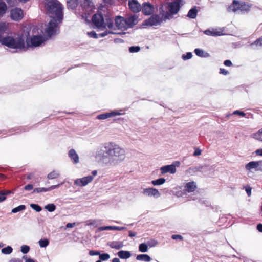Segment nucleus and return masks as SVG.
I'll list each match as a JSON object with an SVG mask.
<instances>
[{
	"mask_svg": "<svg viewBox=\"0 0 262 262\" xmlns=\"http://www.w3.org/2000/svg\"><path fill=\"white\" fill-rule=\"evenodd\" d=\"M180 165L179 162H176V164H171L163 166L160 168L161 173L164 174L166 173H169L170 174H174L177 172L176 166H179Z\"/></svg>",
	"mask_w": 262,
	"mask_h": 262,
	"instance_id": "nucleus-9",
	"label": "nucleus"
},
{
	"mask_svg": "<svg viewBox=\"0 0 262 262\" xmlns=\"http://www.w3.org/2000/svg\"><path fill=\"white\" fill-rule=\"evenodd\" d=\"M13 251L12 248L10 246H7L6 247L3 248L1 250V252L4 254H10Z\"/></svg>",
	"mask_w": 262,
	"mask_h": 262,
	"instance_id": "nucleus-32",
	"label": "nucleus"
},
{
	"mask_svg": "<svg viewBox=\"0 0 262 262\" xmlns=\"http://www.w3.org/2000/svg\"><path fill=\"white\" fill-rule=\"evenodd\" d=\"M192 56V54L191 52H188L186 55L182 56V58L184 60L190 59Z\"/></svg>",
	"mask_w": 262,
	"mask_h": 262,
	"instance_id": "nucleus-48",
	"label": "nucleus"
},
{
	"mask_svg": "<svg viewBox=\"0 0 262 262\" xmlns=\"http://www.w3.org/2000/svg\"><path fill=\"white\" fill-rule=\"evenodd\" d=\"M26 208V206L24 205H19V206L17 207H15L14 208H13L12 210V213H17L18 212H19V211H23L24 210H25Z\"/></svg>",
	"mask_w": 262,
	"mask_h": 262,
	"instance_id": "nucleus-36",
	"label": "nucleus"
},
{
	"mask_svg": "<svg viewBox=\"0 0 262 262\" xmlns=\"http://www.w3.org/2000/svg\"><path fill=\"white\" fill-rule=\"evenodd\" d=\"M251 137L255 140L262 142V129L253 134Z\"/></svg>",
	"mask_w": 262,
	"mask_h": 262,
	"instance_id": "nucleus-29",
	"label": "nucleus"
},
{
	"mask_svg": "<svg viewBox=\"0 0 262 262\" xmlns=\"http://www.w3.org/2000/svg\"><path fill=\"white\" fill-rule=\"evenodd\" d=\"M47 38L42 35H33L26 39L27 45L30 47H36L43 43Z\"/></svg>",
	"mask_w": 262,
	"mask_h": 262,
	"instance_id": "nucleus-5",
	"label": "nucleus"
},
{
	"mask_svg": "<svg viewBox=\"0 0 262 262\" xmlns=\"http://www.w3.org/2000/svg\"><path fill=\"white\" fill-rule=\"evenodd\" d=\"M92 21L99 31H103V32L99 34V36L101 37H103L112 34H125V32L117 33L113 31L115 30L114 20L110 17L106 16L105 18H104L101 14H96L93 16Z\"/></svg>",
	"mask_w": 262,
	"mask_h": 262,
	"instance_id": "nucleus-3",
	"label": "nucleus"
},
{
	"mask_svg": "<svg viewBox=\"0 0 262 262\" xmlns=\"http://www.w3.org/2000/svg\"><path fill=\"white\" fill-rule=\"evenodd\" d=\"M171 238L174 240H176V239L182 240L183 238V237L181 235H179V234L172 235L171 236Z\"/></svg>",
	"mask_w": 262,
	"mask_h": 262,
	"instance_id": "nucleus-49",
	"label": "nucleus"
},
{
	"mask_svg": "<svg viewBox=\"0 0 262 262\" xmlns=\"http://www.w3.org/2000/svg\"><path fill=\"white\" fill-rule=\"evenodd\" d=\"M198 13V9L196 7H194L192 9H191L188 14L187 16L190 18L194 19L197 16Z\"/></svg>",
	"mask_w": 262,
	"mask_h": 262,
	"instance_id": "nucleus-27",
	"label": "nucleus"
},
{
	"mask_svg": "<svg viewBox=\"0 0 262 262\" xmlns=\"http://www.w3.org/2000/svg\"><path fill=\"white\" fill-rule=\"evenodd\" d=\"M113 229V226H102L99 227L97 230L96 232H100L104 230H112Z\"/></svg>",
	"mask_w": 262,
	"mask_h": 262,
	"instance_id": "nucleus-37",
	"label": "nucleus"
},
{
	"mask_svg": "<svg viewBox=\"0 0 262 262\" xmlns=\"http://www.w3.org/2000/svg\"><path fill=\"white\" fill-rule=\"evenodd\" d=\"M224 65L227 67H230L232 66V62L229 60H226L224 61Z\"/></svg>",
	"mask_w": 262,
	"mask_h": 262,
	"instance_id": "nucleus-59",
	"label": "nucleus"
},
{
	"mask_svg": "<svg viewBox=\"0 0 262 262\" xmlns=\"http://www.w3.org/2000/svg\"><path fill=\"white\" fill-rule=\"evenodd\" d=\"M177 1L178 2H170L168 4V10L172 14H177L180 10V6L179 3L182 2V0Z\"/></svg>",
	"mask_w": 262,
	"mask_h": 262,
	"instance_id": "nucleus-14",
	"label": "nucleus"
},
{
	"mask_svg": "<svg viewBox=\"0 0 262 262\" xmlns=\"http://www.w3.org/2000/svg\"><path fill=\"white\" fill-rule=\"evenodd\" d=\"M6 1L9 5H14L15 2V0H6Z\"/></svg>",
	"mask_w": 262,
	"mask_h": 262,
	"instance_id": "nucleus-62",
	"label": "nucleus"
},
{
	"mask_svg": "<svg viewBox=\"0 0 262 262\" xmlns=\"http://www.w3.org/2000/svg\"><path fill=\"white\" fill-rule=\"evenodd\" d=\"M251 190L252 188L250 186H247L246 187L245 190L249 196L251 195Z\"/></svg>",
	"mask_w": 262,
	"mask_h": 262,
	"instance_id": "nucleus-53",
	"label": "nucleus"
},
{
	"mask_svg": "<svg viewBox=\"0 0 262 262\" xmlns=\"http://www.w3.org/2000/svg\"><path fill=\"white\" fill-rule=\"evenodd\" d=\"M223 31L219 29H208L204 31V33L205 34L209 36H221L223 35Z\"/></svg>",
	"mask_w": 262,
	"mask_h": 262,
	"instance_id": "nucleus-21",
	"label": "nucleus"
},
{
	"mask_svg": "<svg viewBox=\"0 0 262 262\" xmlns=\"http://www.w3.org/2000/svg\"><path fill=\"white\" fill-rule=\"evenodd\" d=\"M94 179V177L92 176H88L81 178H78L74 180V184L75 185L79 187H84L91 183Z\"/></svg>",
	"mask_w": 262,
	"mask_h": 262,
	"instance_id": "nucleus-8",
	"label": "nucleus"
},
{
	"mask_svg": "<svg viewBox=\"0 0 262 262\" xmlns=\"http://www.w3.org/2000/svg\"><path fill=\"white\" fill-rule=\"evenodd\" d=\"M59 186V184L56 185H52L49 188H47L48 191H51L54 189L57 188Z\"/></svg>",
	"mask_w": 262,
	"mask_h": 262,
	"instance_id": "nucleus-60",
	"label": "nucleus"
},
{
	"mask_svg": "<svg viewBox=\"0 0 262 262\" xmlns=\"http://www.w3.org/2000/svg\"><path fill=\"white\" fill-rule=\"evenodd\" d=\"M7 6L5 2H0V17L5 14Z\"/></svg>",
	"mask_w": 262,
	"mask_h": 262,
	"instance_id": "nucleus-28",
	"label": "nucleus"
},
{
	"mask_svg": "<svg viewBox=\"0 0 262 262\" xmlns=\"http://www.w3.org/2000/svg\"><path fill=\"white\" fill-rule=\"evenodd\" d=\"M255 45L256 46H262V38L256 40L251 45V46Z\"/></svg>",
	"mask_w": 262,
	"mask_h": 262,
	"instance_id": "nucleus-46",
	"label": "nucleus"
},
{
	"mask_svg": "<svg viewBox=\"0 0 262 262\" xmlns=\"http://www.w3.org/2000/svg\"><path fill=\"white\" fill-rule=\"evenodd\" d=\"M136 259L139 261L149 262L151 259L147 254H140L137 256Z\"/></svg>",
	"mask_w": 262,
	"mask_h": 262,
	"instance_id": "nucleus-26",
	"label": "nucleus"
},
{
	"mask_svg": "<svg viewBox=\"0 0 262 262\" xmlns=\"http://www.w3.org/2000/svg\"><path fill=\"white\" fill-rule=\"evenodd\" d=\"M102 149H98L95 158L105 165H115L123 162L126 157L125 150L114 142L103 144Z\"/></svg>",
	"mask_w": 262,
	"mask_h": 262,
	"instance_id": "nucleus-1",
	"label": "nucleus"
},
{
	"mask_svg": "<svg viewBox=\"0 0 262 262\" xmlns=\"http://www.w3.org/2000/svg\"><path fill=\"white\" fill-rule=\"evenodd\" d=\"M30 250V247L27 245H23L21 247V252L24 254L27 253Z\"/></svg>",
	"mask_w": 262,
	"mask_h": 262,
	"instance_id": "nucleus-43",
	"label": "nucleus"
},
{
	"mask_svg": "<svg viewBox=\"0 0 262 262\" xmlns=\"http://www.w3.org/2000/svg\"><path fill=\"white\" fill-rule=\"evenodd\" d=\"M60 175L58 171L54 170L48 174L47 178L49 179H54L58 177Z\"/></svg>",
	"mask_w": 262,
	"mask_h": 262,
	"instance_id": "nucleus-31",
	"label": "nucleus"
},
{
	"mask_svg": "<svg viewBox=\"0 0 262 262\" xmlns=\"http://www.w3.org/2000/svg\"><path fill=\"white\" fill-rule=\"evenodd\" d=\"M38 243L40 247L45 248L49 244V241L47 239H40Z\"/></svg>",
	"mask_w": 262,
	"mask_h": 262,
	"instance_id": "nucleus-34",
	"label": "nucleus"
},
{
	"mask_svg": "<svg viewBox=\"0 0 262 262\" xmlns=\"http://www.w3.org/2000/svg\"><path fill=\"white\" fill-rule=\"evenodd\" d=\"M194 53L197 56L201 57L207 58L210 56L209 53L204 52L203 50L200 49H195L194 50Z\"/></svg>",
	"mask_w": 262,
	"mask_h": 262,
	"instance_id": "nucleus-25",
	"label": "nucleus"
},
{
	"mask_svg": "<svg viewBox=\"0 0 262 262\" xmlns=\"http://www.w3.org/2000/svg\"><path fill=\"white\" fill-rule=\"evenodd\" d=\"M108 245L113 249H120L123 247L124 244L122 241H113L110 242Z\"/></svg>",
	"mask_w": 262,
	"mask_h": 262,
	"instance_id": "nucleus-23",
	"label": "nucleus"
},
{
	"mask_svg": "<svg viewBox=\"0 0 262 262\" xmlns=\"http://www.w3.org/2000/svg\"><path fill=\"white\" fill-rule=\"evenodd\" d=\"M139 250L141 252H146L148 251V246L145 243H142L139 245Z\"/></svg>",
	"mask_w": 262,
	"mask_h": 262,
	"instance_id": "nucleus-35",
	"label": "nucleus"
},
{
	"mask_svg": "<svg viewBox=\"0 0 262 262\" xmlns=\"http://www.w3.org/2000/svg\"><path fill=\"white\" fill-rule=\"evenodd\" d=\"M89 254L91 256H94V255H99L100 254V253L99 251H93V250H91L89 252Z\"/></svg>",
	"mask_w": 262,
	"mask_h": 262,
	"instance_id": "nucleus-52",
	"label": "nucleus"
},
{
	"mask_svg": "<svg viewBox=\"0 0 262 262\" xmlns=\"http://www.w3.org/2000/svg\"><path fill=\"white\" fill-rule=\"evenodd\" d=\"M250 6L248 4L241 3L240 13H243L249 10Z\"/></svg>",
	"mask_w": 262,
	"mask_h": 262,
	"instance_id": "nucleus-33",
	"label": "nucleus"
},
{
	"mask_svg": "<svg viewBox=\"0 0 262 262\" xmlns=\"http://www.w3.org/2000/svg\"><path fill=\"white\" fill-rule=\"evenodd\" d=\"M115 25H114V26L115 27V30H113L114 32H115L117 28L118 29H122L123 30H126L127 29L125 18L118 16L116 17L115 19Z\"/></svg>",
	"mask_w": 262,
	"mask_h": 262,
	"instance_id": "nucleus-11",
	"label": "nucleus"
},
{
	"mask_svg": "<svg viewBox=\"0 0 262 262\" xmlns=\"http://www.w3.org/2000/svg\"><path fill=\"white\" fill-rule=\"evenodd\" d=\"M166 181L164 178H159L158 179L152 180L151 183L154 186H159L163 184Z\"/></svg>",
	"mask_w": 262,
	"mask_h": 262,
	"instance_id": "nucleus-30",
	"label": "nucleus"
},
{
	"mask_svg": "<svg viewBox=\"0 0 262 262\" xmlns=\"http://www.w3.org/2000/svg\"><path fill=\"white\" fill-rule=\"evenodd\" d=\"M118 256L121 259H127L131 256L129 251L121 250L118 252Z\"/></svg>",
	"mask_w": 262,
	"mask_h": 262,
	"instance_id": "nucleus-24",
	"label": "nucleus"
},
{
	"mask_svg": "<svg viewBox=\"0 0 262 262\" xmlns=\"http://www.w3.org/2000/svg\"><path fill=\"white\" fill-rule=\"evenodd\" d=\"M45 208L49 212H53L56 209V206L54 204H49L45 206Z\"/></svg>",
	"mask_w": 262,
	"mask_h": 262,
	"instance_id": "nucleus-38",
	"label": "nucleus"
},
{
	"mask_svg": "<svg viewBox=\"0 0 262 262\" xmlns=\"http://www.w3.org/2000/svg\"><path fill=\"white\" fill-rule=\"evenodd\" d=\"M126 228L124 227H118V226H113L112 230H123L125 229Z\"/></svg>",
	"mask_w": 262,
	"mask_h": 262,
	"instance_id": "nucleus-51",
	"label": "nucleus"
},
{
	"mask_svg": "<svg viewBox=\"0 0 262 262\" xmlns=\"http://www.w3.org/2000/svg\"><path fill=\"white\" fill-rule=\"evenodd\" d=\"M75 223H68L66 225L67 228H73L75 226Z\"/></svg>",
	"mask_w": 262,
	"mask_h": 262,
	"instance_id": "nucleus-61",
	"label": "nucleus"
},
{
	"mask_svg": "<svg viewBox=\"0 0 262 262\" xmlns=\"http://www.w3.org/2000/svg\"><path fill=\"white\" fill-rule=\"evenodd\" d=\"M140 47L139 46H132L129 48V51L130 53L138 52L140 51Z\"/></svg>",
	"mask_w": 262,
	"mask_h": 262,
	"instance_id": "nucleus-44",
	"label": "nucleus"
},
{
	"mask_svg": "<svg viewBox=\"0 0 262 262\" xmlns=\"http://www.w3.org/2000/svg\"><path fill=\"white\" fill-rule=\"evenodd\" d=\"M10 16L12 20L19 21L24 17V12L21 8L16 7L10 10Z\"/></svg>",
	"mask_w": 262,
	"mask_h": 262,
	"instance_id": "nucleus-7",
	"label": "nucleus"
},
{
	"mask_svg": "<svg viewBox=\"0 0 262 262\" xmlns=\"http://www.w3.org/2000/svg\"><path fill=\"white\" fill-rule=\"evenodd\" d=\"M162 18L159 15H154L149 19L145 20L142 24V26H157L162 21Z\"/></svg>",
	"mask_w": 262,
	"mask_h": 262,
	"instance_id": "nucleus-10",
	"label": "nucleus"
},
{
	"mask_svg": "<svg viewBox=\"0 0 262 262\" xmlns=\"http://www.w3.org/2000/svg\"><path fill=\"white\" fill-rule=\"evenodd\" d=\"M82 12H81V17L85 20L86 23H89L90 20L88 18L87 15H89L90 13L93 10L94 7L91 0H84L81 4Z\"/></svg>",
	"mask_w": 262,
	"mask_h": 262,
	"instance_id": "nucleus-6",
	"label": "nucleus"
},
{
	"mask_svg": "<svg viewBox=\"0 0 262 262\" xmlns=\"http://www.w3.org/2000/svg\"><path fill=\"white\" fill-rule=\"evenodd\" d=\"M68 156L73 164H76L79 162V157L75 149H71L68 151Z\"/></svg>",
	"mask_w": 262,
	"mask_h": 262,
	"instance_id": "nucleus-19",
	"label": "nucleus"
},
{
	"mask_svg": "<svg viewBox=\"0 0 262 262\" xmlns=\"http://www.w3.org/2000/svg\"><path fill=\"white\" fill-rule=\"evenodd\" d=\"M197 188L196 184L195 182H189L186 184L185 186L184 191L187 192H192L194 191Z\"/></svg>",
	"mask_w": 262,
	"mask_h": 262,
	"instance_id": "nucleus-22",
	"label": "nucleus"
},
{
	"mask_svg": "<svg viewBox=\"0 0 262 262\" xmlns=\"http://www.w3.org/2000/svg\"><path fill=\"white\" fill-rule=\"evenodd\" d=\"M30 207L37 212H40L42 210L41 207L37 204H32L30 205Z\"/></svg>",
	"mask_w": 262,
	"mask_h": 262,
	"instance_id": "nucleus-41",
	"label": "nucleus"
},
{
	"mask_svg": "<svg viewBox=\"0 0 262 262\" xmlns=\"http://www.w3.org/2000/svg\"><path fill=\"white\" fill-rule=\"evenodd\" d=\"M241 3L237 1L234 0L232 4L229 7L228 11L236 13H240Z\"/></svg>",
	"mask_w": 262,
	"mask_h": 262,
	"instance_id": "nucleus-20",
	"label": "nucleus"
},
{
	"mask_svg": "<svg viewBox=\"0 0 262 262\" xmlns=\"http://www.w3.org/2000/svg\"><path fill=\"white\" fill-rule=\"evenodd\" d=\"M67 3L69 6L74 8L77 5V0H67Z\"/></svg>",
	"mask_w": 262,
	"mask_h": 262,
	"instance_id": "nucleus-42",
	"label": "nucleus"
},
{
	"mask_svg": "<svg viewBox=\"0 0 262 262\" xmlns=\"http://www.w3.org/2000/svg\"><path fill=\"white\" fill-rule=\"evenodd\" d=\"M99 258L101 260H108L110 258V256L108 254L104 253L102 254H99Z\"/></svg>",
	"mask_w": 262,
	"mask_h": 262,
	"instance_id": "nucleus-40",
	"label": "nucleus"
},
{
	"mask_svg": "<svg viewBox=\"0 0 262 262\" xmlns=\"http://www.w3.org/2000/svg\"><path fill=\"white\" fill-rule=\"evenodd\" d=\"M142 193L145 196H152L155 199L158 198L161 195V194L159 190L152 187L144 188L142 190Z\"/></svg>",
	"mask_w": 262,
	"mask_h": 262,
	"instance_id": "nucleus-12",
	"label": "nucleus"
},
{
	"mask_svg": "<svg viewBox=\"0 0 262 262\" xmlns=\"http://www.w3.org/2000/svg\"><path fill=\"white\" fill-rule=\"evenodd\" d=\"M201 154V150L199 149H196L193 153V156H197Z\"/></svg>",
	"mask_w": 262,
	"mask_h": 262,
	"instance_id": "nucleus-57",
	"label": "nucleus"
},
{
	"mask_svg": "<svg viewBox=\"0 0 262 262\" xmlns=\"http://www.w3.org/2000/svg\"><path fill=\"white\" fill-rule=\"evenodd\" d=\"M260 164V161H251L245 165V169L248 171H252V170L258 171Z\"/></svg>",
	"mask_w": 262,
	"mask_h": 262,
	"instance_id": "nucleus-16",
	"label": "nucleus"
},
{
	"mask_svg": "<svg viewBox=\"0 0 262 262\" xmlns=\"http://www.w3.org/2000/svg\"><path fill=\"white\" fill-rule=\"evenodd\" d=\"M10 24L6 22L0 23V42L9 48L13 49H23L25 48V37L23 35L15 38L7 36L4 37L2 34L9 31Z\"/></svg>",
	"mask_w": 262,
	"mask_h": 262,
	"instance_id": "nucleus-4",
	"label": "nucleus"
},
{
	"mask_svg": "<svg viewBox=\"0 0 262 262\" xmlns=\"http://www.w3.org/2000/svg\"><path fill=\"white\" fill-rule=\"evenodd\" d=\"M47 191H48L47 188L41 187V188H35L33 190V193H40V192H47Z\"/></svg>",
	"mask_w": 262,
	"mask_h": 262,
	"instance_id": "nucleus-39",
	"label": "nucleus"
},
{
	"mask_svg": "<svg viewBox=\"0 0 262 262\" xmlns=\"http://www.w3.org/2000/svg\"><path fill=\"white\" fill-rule=\"evenodd\" d=\"M6 199V194L0 192V202L4 201Z\"/></svg>",
	"mask_w": 262,
	"mask_h": 262,
	"instance_id": "nucleus-54",
	"label": "nucleus"
},
{
	"mask_svg": "<svg viewBox=\"0 0 262 262\" xmlns=\"http://www.w3.org/2000/svg\"><path fill=\"white\" fill-rule=\"evenodd\" d=\"M45 9L47 14L52 18L45 28V33L51 36L58 31V25L62 19L61 5L56 0H46Z\"/></svg>",
	"mask_w": 262,
	"mask_h": 262,
	"instance_id": "nucleus-2",
	"label": "nucleus"
},
{
	"mask_svg": "<svg viewBox=\"0 0 262 262\" xmlns=\"http://www.w3.org/2000/svg\"><path fill=\"white\" fill-rule=\"evenodd\" d=\"M33 188V186L32 184H28L24 187L26 190H30Z\"/></svg>",
	"mask_w": 262,
	"mask_h": 262,
	"instance_id": "nucleus-55",
	"label": "nucleus"
},
{
	"mask_svg": "<svg viewBox=\"0 0 262 262\" xmlns=\"http://www.w3.org/2000/svg\"><path fill=\"white\" fill-rule=\"evenodd\" d=\"M199 170V168L196 167H190L187 170V172L189 173H192Z\"/></svg>",
	"mask_w": 262,
	"mask_h": 262,
	"instance_id": "nucleus-47",
	"label": "nucleus"
},
{
	"mask_svg": "<svg viewBox=\"0 0 262 262\" xmlns=\"http://www.w3.org/2000/svg\"><path fill=\"white\" fill-rule=\"evenodd\" d=\"M220 73L221 74H222L223 75H227L228 74V71H227L226 70L224 69H222V68H221L220 70Z\"/></svg>",
	"mask_w": 262,
	"mask_h": 262,
	"instance_id": "nucleus-58",
	"label": "nucleus"
},
{
	"mask_svg": "<svg viewBox=\"0 0 262 262\" xmlns=\"http://www.w3.org/2000/svg\"><path fill=\"white\" fill-rule=\"evenodd\" d=\"M255 154L257 156H259L262 157V148H259L255 150Z\"/></svg>",
	"mask_w": 262,
	"mask_h": 262,
	"instance_id": "nucleus-56",
	"label": "nucleus"
},
{
	"mask_svg": "<svg viewBox=\"0 0 262 262\" xmlns=\"http://www.w3.org/2000/svg\"><path fill=\"white\" fill-rule=\"evenodd\" d=\"M142 12L146 15H149L154 12V7L149 3H144L141 7Z\"/></svg>",
	"mask_w": 262,
	"mask_h": 262,
	"instance_id": "nucleus-18",
	"label": "nucleus"
},
{
	"mask_svg": "<svg viewBox=\"0 0 262 262\" xmlns=\"http://www.w3.org/2000/svg\"><path fill=\"white\" fill-rule=\"evenodd\" d=\"M257 229L259 231L262 232V224H258L257 226Z\"/></svg>",
	"mask_w": 262,
	"mask_h": 262,
	"instance_id": "nucleus-64",
	"label": "nucleus"
},
{
	"mask_svg": "<svg viewBox=\"0 0 262 262\" xmlns=\"http://www.w3.org/2000/svg\"><path fill=\"white\" fill-rule=\"evenodd\" d=\"M126 25L128 28H132L138 23V16L137 15H131L125 18Z\"/></svg>",
	"mask_w": 262,
	"mask_h": 262,
	"instance_id": "nucleus-13",
	"label": "nucleus"
},
{
	"mask_svg": "<svg viewBox=\"0 0 262 262\" xmlns=\"http://www.w3.org/2000/svg\"><path fill=\"white\" fill-rule=\"evenodd\" d=\"M95 223H96V221H90L87 223V225L89 226L94 225L95 224Z\"/></svg>",
	"mask_w": 262,
	"mask_h": 262,
	"instance_id": "nucleus-63",
	"label": "nucleus"
},
{
	"mask_svg": "<svg viewBox=\"0 0 262 262\" xmlns=\"http://www.w3.org/2000/svg\"><path fill=\"white\" fill-rule=\"evenodd\" d=\"M88 35L90 37H92V38H97L99 37H100L99 36V34L97 35L96 34V33L94 31H91L90 32H88Z\"/></svg>",
	"mask_w": 262,
	"mask_h": 262,
	"instance_id": "nucleus-45",
	"label": "nucleus"
},
{
	"mask_svg": "<svg viewBox=\"0 0 262 262\" xmlns=\"http://www.w3.org/2000/svg\"><path fill=\"white\" fill-rule=\"evenodd\" d=\"M122 115V113L119 112L118 111L114 110V111H111V112H107V113H103V114L99 115L97 117V118L100 120H104V119H106L108 118H110V117H114L115 116H118V115Z\"/></svg>",
	"mask_w": 262,
	"mask_h": 262,
	"instance_id": "nucleus-15",
	"label": "nucleus"
},
{
	"mask_svg": "<svg viewBox=\"0 0 262 262\" xmlns=\"http://www.w3.org/2000/svg\"><path fill=\"white\" fill-rule=\"evenodd\" d=\"M128 6L130 9L134 12H139L141 10L140 4L136 0H129Z\"/></svg>",
	"mask_w": 262,
	"mask_h": 262,
	"instance_id": "nucleus-17",
	"label": "nucleus"
},
{
	"mask_svg": "<svg viewBox=\"0 0 262 262\" xmlns=\"http://www.w3.org/2000/svg\"><path fill=\"white\" fill-rule=\"evenodd\" d=\"M233 114L238 115H240L243 117L245 116V113L244 112L239 111L238 110H236V111H234L233 113Z\"/></svg>",
	"mask_w": 262,
	"mask_h": 262,
	"instance_id": "nucleus-50",
	"label": "nucleus"
}]
</instances>
